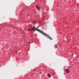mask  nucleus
I'll return each instance as SVG.
<instances>
[{
  "label": "nucleus",
  "instance_id": "4",
  "mask_svg": "<svg viewBox=\"0 0 79 79\" xmlns=\"http://www.w3.org/2000/svg\"><path fill=\"white\" fill-rule=\"evenodd\" d=\"M32 30H33V29H32L31 28H30V29H28V30L29 31H32Z\"/></svg>",
  "mask_w": 79,
  "mask_h": 79
},
{
  "label": "nucleus",
  "instance_id": "2",
  "mask_svg": "<svg viewBox=\"0 0 79 79\" xmlns=\"http://www.w3.org/2000/svg\"><path fill=\"white\" fill-rule=\"evenodd\" d=\"M66 73H69V69H66Z\"/></svg>",
  "mask_w": 79,
  "mask_h": 79
},
{
  "label": "nucleus",
  "instance_id": "6",
  "mask_svg": "<svg viewBox=\"0 0 79 79\" xmlns=\"http://www.w3.org/2000/svg\"><path fill=\"white\" fill-rule=\"evenodd\" d=\"M55 48H56H56H58V46H55Z\"/></svg>",
  "mask_w": 79,
  "mask_h": 79
},
{
  "label": "nucleus",
  "instance_id": "7",
  "mask_svg": "<svg viewBox=\"0 0 79 79\" xmlns=\"http://www.w3.org/2000/svg\"><path fill=\"white\" fill-rule=\"evenodd\" d=\"M34 23H35V22H34Z\"/></svg>",
  "mask_w": 79,
  "mask_h": 79
},
{
  "label": "nucleus",
  "instance_id": "1",
  "mask_svg": "<svg viewBox=\"0 0 79 79\" xmlns=\"http://www.w3.org/2000/svg\"><path fill=\"white\" fill-rule=\"evenodd\" d=\"M40 27V25L37 28H35L34 29V31H38V32H40V33H41V34H43L44 36H45L46 37H47V38H48V39H50L51 40H52V39H53L49 35L45 33L43 31H42L40 29H38V28Z\"/></svg>",
  "mask_w": 79,
  "mask_h": 79
},
{
  "label": "nucleus",
  "instance_id": "3",
  "mask_svg": "<svg viewBox=\"0 0 79 79\" xmlns=\"http://www.w3.org/2000/svg\"><path fill=\"white\" fill-rule=\"evenodd\" d=\"M36 8L38 10H40V8H39V7L38 6H37L36 5Z\"/></svg>",
  "mask_w": 79,
  "mask_h": 79
},
{
  "label": "nucleus",
  "instance_id": "5",
  "mask_svg": "<svg viewBox=\"0 0 79 79\" xmlns=\"http://www.w3.org/2000/svg\"><path fill=\"white\" fill-rule=\"evenodd\" d=\"M48 77H50L51 76V75L50 74H48Z\"/></svg>",
  "mask_w": 79,
  "mask_h": 79
}]
</instances>
